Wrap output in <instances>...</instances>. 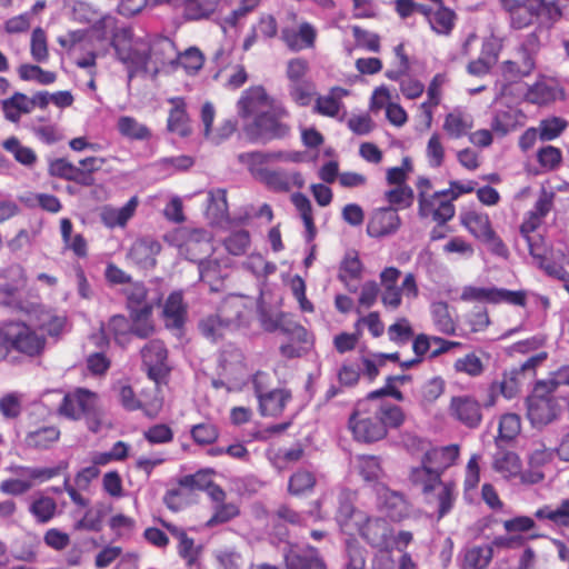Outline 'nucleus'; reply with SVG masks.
<instances>
[{
	"instance_id": "1",
	"label": "nucleus",
	"mask_w": 569,
	"mask_h": 569,
	"mask_svg": "<svg viewBox=\"0 0 569 569\" xmlns=\"http://www.w3.org/2000/svg\"><path fill=\"white\" fill-rule=\"evenodd\" d=\"M409 480L422 492L426 503L436 507L439 519L451 511L456 499L455 486L443 482L438 471L423 463L422 459L419 466L411 468Z\"/></svg>"
},
{
	"instance_id": "2",
	"label": "nucleus",
	"mask_w": 569,
	"mask_h": 569,
	"mask_svg": "<svg viewBox=\"0 0 569 569\" xmlns=\"http://www.w3.org/2000/svg\"><path fill=\"white\" fill-rule=\"evenodd\" d=\"M58 413L72 420L83 417L92 432L100 431L103 412L99 407L97 393L86 388H76L67 392L58 407Z\"/></svg>"
},
{
	"instance_id": "3",
	"label": "nucleus",
	"mask_w": 569,
	"mask_h": 569,
	"mask_svg": "<svg viewBox=\"0 0 569 569\" xmlns=\"http://www.w3.org/2000/svg\"><path fill=\"white\" fill-rule=\"evenodd\" d=\"M43 347L44 338L24 325H12L6 332L0 330V361L8 356L11 348L28 356H36Z\"/></svg>"
},
{
	"instance_id": "4",
	"label": "nucleus",
	"mask_w": 569,
	"mask_h": 569,
	"mask_svg": "<svg viewBox=\"0 0 569 569\" xmlns=\"http://www.w3.org/2000/svg\"><path fill=\"white\" fill-rule=\"evenodd\" d=\"M461 223L466 229L479 241H481L488 250L501 258H507L509 250L502 239L492 229L488 214L468 211L461 217Z\"/></svg>"
},
{
	"instance_id": "5",
	"label": "nucleus",
	"mask_w": 569,
	"mask_h": 569,
	"mask_svg": "<svg viewBox=\"0 0 569 569\" xmlns=\"http://www.w3.org/2000/svg\"><path fill=\"white\" fill-rule=\"evenodd\" d=\"M283 108L277 102L261 114H257L244 127V132L251 141L268 142L282 136Z\"/></svg>"
},
{
	"instance_id": "6",
	"label": "nucleus",
	"mask_w": 569,
	"mask_h": 569,
	"mask_svg": "<svg viewBox=\"0 0 569 569\" xmlns=\"http://www.w3.org/2000/svg\"><path fill=\"white\" fill-rule=\"evenodd\" d=\"M251 173L269 189L274 191L284 190V178L274 164L282 161L281 152H252L247 154Z\"/></svg>"
},
{
	"instance_id": "7",
	"label": "nucleus",
	"mask_w": 569,
	"mask_h": 569,
	"mask_svg": "<svg viewBox=\"0 0 569 569\" xmlns=\"http://www.w3.org/2000/svg\"><path fill=\"white\" fill-rule=\"evenodd\" d=\"M349 428L355 439L360 442H376L387 436L383 422L378 415L371 413L368 407H362V400L358 401L349 418Z\"/></svg>"
},
{
	"instance_id": "8",
	"label": "nucleus",
	"mask_w": 569,
	"mask_h": 569,
	"mask_svg": "<svg viewBox=\"0 0 569 569\" xmlns=\"http://www.w3.org/2000/svg\"><path fill=\"white\" fill-rule=\"evenodd\" d=\"M548 391L545 381H538L533 393L528 398V418L533 426H545L551 422L558 415L559 406Z\"/></svg>"
},
{
	"instance_id": "9",
	"label": "nucleus",
	"mask_w": 569,
	"mask_h": 569,
	"mask_svg": "<svg viewBox=\"0 0 569 569\" xmlns=\"http://www.w3.org/2000/svg\"><path fill=\"white\" fill-rule=\"evenodd\" d=\"M119 34L122 36L123 40H129L131 31L121 29L119 33L114 36L111 44L116 50L118 59L128 66L129 78H132L136 72L140 70L146 71L148 68V63L150 62L148 44L142 41H136L129 46L121 44L117 40Z\"/></svg>"
},
{
	"instance_id": "10",
	"label": "nucleus",
	"mask_w": 569,
	"mask_h": 569,
	"mask_svg": "<svg viewBox=\"0 0 569 569\" xmlns=\"http://www.w3.org/2000/svg\"><path fill=\"white\" fill-rule=\"evenodd\" d=\"M356 529L372 548L378 550L390 549L393 541L392 528L385 519L358 515Z\"/></svg>"
},
{
	"instance_id": "11",
	"label": "nucleus",
	"mask_w": 569,
	"mask_h": 569,
	"mask_svg": "<svg viewBox=\"0 0 569 569\" xmlns=\"http://www.w3.org/2000/svg\"><path fill=\"white\" fill-rule=\"evenodd\" d=\"M279 102L270 97L262 86H252L242 91L239 100L237 101V112L240 118L248 119L257 117L273 104Z\"/></svg>"
},
{
	"instance_id": "12",
	"label": "nucleus",
	"mask_w": 569,
	"mask_h": 569,
	"mask_svg": "<svg viewBox=\"0 0 569 569\" xmlns=\"http://www.w3.org/2000/svg\"><path fill=\"white\" fill-rule=\"evenodd\" d=\"M252 301L242 296H229L219 306V317L231 330L247 327L251 318Z\"/></svg>"
},
{
	"instance_id": "13",
	"label": "nucleus",
	"mask_w": 569,
	"mask_h": 569,
	"mask_svg": "<svg viewBox=\"0 0 569 569\" xmlns=\"http://www.w3.org/2000/svg\"><path fill=\"white\" fill-rule=\"evenodd\" d=\"M141 358L149 378L156 382L162 380L170 370L167 363L168 350L163 341L159 339L150 340L141 349Z\"/></svg>"
},
{
	"instance_id": "14",
	"label": "nucleus",
	"mask_w": 569,
	"mask_h": 569,
	"mask_svg": "<svg viewBox=\"0 0 569 569\" xmlns=\"http://www.w3.org/2000/svg\"><path fill=\"white\" fill-rule=\"evenodd\" d=\"M532 247L530 256L546 274L563 282H569V272L563 267L565 253L561 250L549 252L546 244Z\"/></svg>"
},
{
	"instance_id": "15",
	"label": "nucleus",
	"mask_w": 569,
	"mask_h": 569,
	"mask_svg": "<svg viewBox=\"0 0 569 569\" xmlns=\"http://www.w3.org/2000/svg\"><path fill=\"white\" fill-rule=\"evenodd\" d=\"M560 11L555 8L552 4H548L545 1L540 0L532 3H521L520 7L516 9L515 12L510 16V24L515 29H523L535 21H538L539 24H542L543 21L541 18L543 16H548L550 19L555 17H560Z\"/></svg>"
},
{
	"instance_id": "16",
	"label": "nucleus",
	"mask_w": 569,
	"mask_h": 569,
	"mask_svg": "<svg viewBox=\"0 0 569 569\" xmlns=\"http://www.w3.org/2000/svg\"><path fill=\"white\" fill-rule=\"evenodd\" d=\"M401 226L398 209L382 207L375 209L367 224V233L371 238H383L393 234Z\"/></svg>"
},
{
	"instance_id": "17",
	"label": "nucleus",
	"mask_w": 569,
	"mask_h": 569,
	"mask_svg": "<svg viewBox=\"0 0 569 569\" xmlns=\"http://www.w3.org/2000/svg\"><path fill=\"white\" fill-rule=\"evenodd\" d=\"M266 375L258 372L253 377L254 392L259 400L260 413L262 416L277 417L284 407V391L281 389H273L267 391L263 387Z\"/></svg>"
},
{
	"instance_id": "18",
	"label": "nucleus",
	"mask_w": 569,
	"mask_h": 569,
	"mask_svg": "<svg viewBox=\"0 0 569 569\" xmlns=\"http://www.w3.org/2000/svg\"><path fill=\"white\" fill-rule=\"evenodd\" d=\"M456 214V207L450 200H441L432 194L428 198L420 194V201H418V216L421 219L431 217L437 223V227L445 226Z\"/></svg>"
},
{
	"instance_id": "19",
	"label": "nucleus",
	"mask_w": 569,
	"mask_h": 569,
	"mask_svg": "<svg viewBox=\"0 0 569 569\" xmlns=\"http://www.w3.org/2000/svg\"><path fill=\"white\" fill-rule=\"evenodd\" d=\"M451 415L468 428H477L481 420V406L470 396L452 397L450 401Z\"/></svg>"
},
{
	"instance_id": "20",
	"label": "nucleus",
	"mask_w": 569,
	"mask_h": 569,
	"mask_svg": "<svg viewBox=\"0 0 569 569\" xmlns=\"http://www.w3.org/2000/svg\"><path fill=\"white\" fill-rule=\"evenodd\" d=\"M378 507L386 512L392 521H400L409 515V505L405 497L389 488L381 486L377 489Z\"/></svg>"
},
{
	"instance_id": "21",
	"label": "nucleus",
	"mask_w": 569,
	"mask_h": 569,
	"mask_svg": "<svg viewBox=\"0 0 569 569\" xmlns=\"http://www.w3.org/2000/svg\"><path fill=\"white\" fill-rule=\"evenodd\" d=\"M287 569H326V565L313 547L290 546L287 550Z\"/></svg>"
},
{
	"instance_id": "22",
	"label": "nucleus",
	"mask_w": 569,
	"mask_h": 569,
	"mask_svg": "<svg viewBox=\"0 0 569 569\" xmlns=\"http://www.w3.org/2000/svg\"><path fill=\"white\" fill-rule=\"evenodd\" d=\"M160 243L152 238H141L131 246L128 258L139 268L151 269L156 266V257L160 252Z\"/></svg>"
},
{
	"instance_id": "23",
	"label": "nucleus",
	"mask_w": 569,
	"mask_h": 569,
	"mask_svg": "<svg viewBox=\"0 0 569 569\" xmlns=\"http://www.w3.org/2000/svg\"><path fill=\"white\" fill-rule=\"evenodd\" d=\"M317 37L316 27L308 21H301L297 27L287 29V48L295 52L313 49Z\"/></svg>"
},
{
	"instance_id": "24",
	"label": "nucleus",
	"mask_w": 569,
	"mask_h": 569,
	"mask_svg": "<svg viewBox=\"0 0 569 569\" xmlns=\"http://www.w3.org/2000/svg\"><path fill=\"white\" fill-rule=\"evenodd\" d=\"M368 407L371 413L378 415L381 422L385 425V431L388 433V429L399 428L405 422V413L402 409L389 401H370L362 400V407Z\"/></svg>"
},
{
	"instance_id": "25",
	"label": "nucleus",
	"mask_w": 569,
	"mask_h": 569,
	"mask_svg": "<svg viewBox=\"0 0 569 569\" xmlns=\"http://www.w3.org/2000/svg\"><path fill=\"white\" fill-rule=\"evenodd\" d=\"M60 438V430L53 425H42L30 428L24 436L23 442L27 448L34 450H48Z\"/></svg>"
},
{
	"instance_id": "26",
	"label": "nucleus",
	"mask_w": 569,
	"mask_h": 569,
	"mask_svg": "<svg viewBox=\"0 0 569 569\" xmlns=\"http://www.w3.org/2000/svg\"><path fill=\"white\" fill-rule=\"evenodd\" d=\"M162 315L168 329L180 331L183 328L187 318V306L181 292L176 291L169 295Z\"/></svg>"
},
{
	"instance_id": "27",
	"label": "nucleus",
	"mask_w": 569,
	"mask_h": 569,
	"mask_svg": "<svg viewBox=\"0 0 569 569\" xmlns=\"http://www.w3.org/2000/svg\"><path fill=\"white\" fill-rule=\"evenodd\" d=\"M268 295L262 289L260 292V301L258 305L259 310V320L261 327L269 332H273L276 330H283V313L280 310L282 298L279 297L277 300V306H271L270 302L267 301Z\"/></svg>"
},
{
	"instance_id": "28",
	"label": "nucleus",
	"mask_w": 569,
	"mask_h": 569,
	"mask_svg": "<svg viewBox=\"0 0 569 569\" xmlns=\"http://www.w3.org/2000/svg\"><path fill=\"white\" fill-rule=\"evenodd\" d=\"M538 363V358L531 357L520 367L512 368L503 373L500 382H495L492 388H499L500 393L507 398H513L519 391V378L525 376L527 371L532 370Z\"/></svg>"
},
{
	"instance_id": "29",
	"label": "nucleus",
	"mask_w": 569,
	"mask_h": 569,
	"mask_svg": "<svg viewBox=\"0 0 569 569\" xmlns=\"http://www.w3.org/2000/svg\"><path fill=\"white\" fill-rule=\"evenodd\" d=\"M459 456V448L456 445L432 448L422 456L423 463L438 471L441 476L451 467Z\"/></svg>"
},
{
	"instance_id": "30",
	"label": "nucleus",
	"mask_w": 569,
	"mask_h": 569,
	"mask_svg": "<svg viewBox=\"0 0 569 569\" xmlns=\"http://www.w3.org/2000/svg\"><path fill=\"white\" fill-rule=\"evenodd\" d=\"M139 200L137 197H132L121 208L103 207L100 213L102 223L108 228L124 227L127 222L133 217Z\"/></svg>"
},
{
	"instance_id": "31",
	"label": "nucleus",
	"mask_w": 569,
	"mask_h": 569,
	"mask_svg": "<svg viewBox=\"0 0 569 569\" xmlns=\"http://www.w3.org/2000/svg\"><path fill=\"white\" fill-rule=\"evenodd\" d=\"M492 468L505 479H511L521 473L522 465L517 453L499 446L493 455Z\"/></svg>"
},
{
	"instance_id": "32",
	"label": "nucleus",
	"mask_w": 569,
	"mask_h": 569,
	"mask_svg": "<svg viewBox=\"0 0 569 569\" xmlns=\"http://www.w3.org/2000/svg\"><path fill=\"white\" fill-rule=\"evenodd\" d=\"M148 44L150 61L164 66L176 62L178 50L174 42L168 37H156Z\"/></svg>"
},
{
	"instance_id": "33",
	"label": "nucleus",
	"mask_w": 569,
	"mask_h": 569,
	"mask_svg": "<svg viewBox=\"0 0 569 569\" xmlns=\"http://www.w3.org/2000/svg\"><path fill=\"white\" fill-rule=\"evenodd\" d=\"M540 49L541 42L537 30L527 34L522 39L517 51V61L523 67L525 72L532 73L536 68V60Z\"/></svg>"
},
{
	"instance_id": "34",
	"label": "nucleus",
	"mask_w": 569,
	"mask_h": 569,
	"mask_svg": "<svg viewBox=\"0 0 569 569\" xmlns=\"http://www.w3.org/2000/svg\"><path fill=\"white\" fill-rule=\"evenodd\" d=\"M558 93V86L541 77L526 92V100L533 104H548L556 100Z\"/></svg>"
},
{
	"instance_id": "35",
	"label": "nucleus",
	"mask_w": 569,
	"mask_h": 569,
	"mask_svg": "<svg viewBox=\"0 0 569 569\" xmlns=\"http://www.w3.org/2000/svg\"><path fill=\"white\" fill-rule=\"evenodd\" d=\"M361 274L362 262L358 252L356 250L347 251L339 267L338 279L347 286L350 292H356L357 287H350L349 280L360 279Z\"/></svg>"
},
{
	"instance_id": "36",
	"label": "nucleus",
	"mask_w": 569,
	"mask_h": 569,
	"mask_svg": "<svg viewBox=\"0 0 569 569\" xmlns=\"http://www.w3.org/2000/svg\"><path fill=\"white\" fill-rule=\"evenodd\" d=\"M171 102L174 107L169 112L167 128L170 132H176L180 137H188L191 129L186 104L180 98L172 99Z\"/></svg>"
},
{
	"instance_id": "37",
	"label": "nucleus",
	"mask_w": 569,
	"mask_h": 569,
	"mask_svg": "<svg viewBox=\"0 0 569 569\" xmlns=\"http://www.w3.org/2000/svg\"><path fill=\"white\" fill-rule=\"evenodd\" d=\"M291 202L296 207L297 211L299 212L300 218L303 221L305 224V238L306 241L309 243L313 241L317 229L313 222V214H312V206L310 200L300 192H296L291 194Z\"/></svg>"
},
{
	"instance_id": "38",
	"label": "nucleus",
	"mask_w": 569,
	"mask_h": 569,
	"mask_svg": "<svg viewBox=\"0 0 569 569\" xmlns=\"http://www.w3.org/2000/svg\"><path fill=\"white\" fill-rule=\"evenodd\" d=\"M456 12L443 6V2L437 4L433 14L428 22L431 30L437 34L449 36L456 26Z\"/></svg>"
},
{
	"instance_id": "39",
	"label": "nucleus",
	"mask_w": 569,
	"mask_h": 569,
	"mask_svg": "<svg viewBox=\"0 0 569 569\" xmlns=\"http://www.w3.org/2000/svg\"><path fill=\"white\" fill-rule=\"evenodd\" d=\"M348 93L347 89L333 87L329 94L317 98L315 106L316 111L322 116L336 117L342 107L341 99Z\"/></svg>"
},
{
	"instance_id": "40",
	"label": "nucleus",
	"mask_w": 569,
	"mask_h": 569,
	"mask_svg": "<svg viewBox=\"0 0 569 569\" xmlns=\"http://www.w3.org/2000/svg\"><path fill=\"white\" fill-rule=\"evenodd\" d=\"M310 347L309 333L303 327L287 325V357H299Z\"/></svg>"
},
{
	"instance_id": "41",
	"label": "nucleus",
	"mask_w": 569,
	"mask_h": 569,
	"mask_svg": "<svg viewBox=\"0 0 569 569\" xmlns=\"http://www.w3.org/2000/svg\"><path fill=\"white\" fill-rule=\"evenodd\" d=\"M153 307L139 308L138 311L130 312L131 317V335L147 339L154 333V325L152 321Z\"/></svg>"
},
{
	"instance_id": "42",
	"label": "nucleus",
	"mask_w": 569,
	"mask_h": 569,
	"mask_svg": "<svg viewBox=\"0 0 569 569\" xmlns=\"http://www.w3.org/2000/svg\"><path fill=\"white\" fill-rule=\"evenodd\" d=\"M492 557V546H475L466 550L463 555L462 569H486Z\"/></svg>"
},
{
	"instance_id": "43",
	"label": "nucleus",
	"mask_w": 569,
	"mask_h": 569,
	"mask_svg": "<svg viewBox=\"0 0 569 569\" xmlns=\"http://www.w3.org/2000/svg\"><path fill=\"white\" fill-rule=\"evenodd\" d=\"M445 387L446 382L441 377H433L415 392V398L422 408H428L443 393Z\"/></svg>"
},
{
	"instance_id": "44",
	"label": "nucleus",
	"mask_w": 569,
	"mask_h": 569,
	"mask_svg": "<svg viewBox=\"0 0 569 569\" xmlns=\"http://www.w3.org/2000/svg\"><path fill=\"white\" fill-rule=\"evenodd\" d=\"M198 328L203 337L208 340L217 341L222 338L226 332L232 331L229 326L219 317L218 312L209 315L199 321Z\"/></svg>"
},
{
	"instance_id": "45",
	"label": "nucleus",
	"mask_w": 569,
	"mask_h": 569,
	"mask_svg": "<svg viewBox=\"0 0 569 569\" xmlns=\"http://www.w3.org/2000/svg\"><path fill=\"white\" fill-rule=\"evenodd\" d=\"M1 104L6 119L11 122L19 121L21 113L31 111L29 98L21 92H16L9 99L3 100Z\"/></svg>"
},
{
	"instance_id": "46",
	"label": "nucleus",
	"mask_w": 569,
	"mask_h": 569,
	"mask_svg": "<svg viewBox=\"0 0 569 569\" xmlns=\"http://www.w3.org/2000/svg\"><path fill=\"white\" fill-rule=\"evenodd\" d=\"M207 214L217 223L228 217L227 192L224 189L209 191Z\"/></svg>"
},
{
	"instance_id": "47",
	"label": "nucleus",
	"mask_w": 569,
	"mask_h": 569,
	"mask_svg": "<svg viewBox=\"0 0 569 569\" xmlns=\"http://www.w3.org/2000/svg\"><path fill=\"white\" fill-rule=\"evenodd\" d=\"M536 518L547 519L560 527H569V499L561 500L556 508L546 505L535 512Z\"/></svg>"
},
{
	"instance_id": "48",
	"label": "nucleus",
	"mask_w": 569,
	"mask_h": 569,
	"mask_svg": "<svg viewBox=\"0 0 569 569\" xmlns=\"http://www.w3.org/2000/svg\"><path fill=\"white\" fill-rule=\"evenodd\" d=\"M117 128L123 137L132 140H148L151 138L150 129L138 122L133 117H120L117 122Z\"/></svg>"
},
{
	"instance_id": "49",
	"label": "nucleus",
	"mask_w": 569,
	"mask_h": 569,
	"mask_svg": "<svg viewBox=\"0 0 569 569\" xmlns=\"http://www.w3.org/2000/svg\"><path fill=\"white\" fill-rule=\"evenodd\" d=\"M541 223V219L528 212L527 217L525 218L520 226V236L521 239L525 241V244L528 248L529 253L533 248L532 246L541 247L546 244L543 238L540 234L536 233V230L540 227Z\"/></svg>"
},
{
	"instance_id": "50",
	"label": "nucleus",
	"mask_w": 569,
	"mask_h": 569,
	"mask_svg": "<svg viewBox=\"0 0 569 569\" xmlns=\"http://www.w3.org/2000/svg\"><path fill=\"white\" fill-rule=\"evenodd\" d=\"M106 515L107 509L103 505H97L89 508L84 512L83 517L74 523V529L99 532L102 529V522Z\"/></svg>"
},
{
	"instance_id": "51",
	"label": "nucleus",
	"mask_w": 569,
	"mask_h": 569,
	"mask_svg": "<svg viewBox=\"0 0 569 569\" xmlns=\"http://www.w3.org/2000/svg\"><path fill=\"white\" fill-rule=\"evenodd\" d=\"M72 19L80 23H91L98 20V26L102 24L104 27L111 21L110 18L100 17L98 11L89 3L83 1L74 2L72 7Z\"/></svg>"
},
{
	"instance_id": "52",
	"label": "nucleus",
	"mask_w": 569,
	"mask_h": 569,
	"mask_svg": "<svg viewBox=\"0 0 569 569\" xmlns=\"http://www.w3.org/2000/svg\"><path fill=\"white\" fill-rule=\"evenodd\" d=\"M431 316L437 329L445 335H453L456 326L450 317L448 303L438 301L431 306Z\"/></svg>"
},
{
	"instance_id": "53",
	"label": "nucleus",
	"mask_w": 569,
	"mask_h": 569,
	"mask_svg": "<svg viewBox=\"0 0 569 569\" xmlns=\"http://www.w3.org/2000/svg\"><path fill=\"white\" fill-rule=\"evenodd\" d=\"M472 127L469 116L455 111L447 114L443 123L445 131L452 138H461Z\"/></svg>"
},
{
	"instance_id": "54",
	"label": "nucleus",
	"mask_w": 569,
	"mask_h": 569,
	"mask_svg": "<svg viewBox=\"0 0 569 569\" xmlns=\"http://www.w3.org/2000/svg\"><path fill=\"white\" fill-rule=\"evenodd\" d=\"M2 147L11 152L14 159L27 167H31L37 161V154L31 148L24 147L16 137H10L2 142Z\"/></svg>"
},
{
	"instance_id": "55",
	"label": "nucleus",
	"mask_w": 569,
	"mask_h": 569,
	"mask_svg": "<svg viewBox=\"0 0 569 569\" xmlns=\"http://www.w3.org/2000/svg\"><path fill=\"white\" fill-rule=\"evenodd\" d=\"M521 430L520 418L516 413H506L500 418L499 421V435L496 438L497 447L500 446L501 441L513 440Z\"/></svg>"
},
{
	"instance_id": "56",
	"label": "nucleus",
	"mask_w": 569,
	"mask_h": 569,
	"mask_svg": "<svg viewBox=\"0 0 569 569\" xmlns=\"http://www.w3.org/2000/svg\"><path fill=\"white\" fill-rule=\"evenodd\" d=\"M363 515L360 511H356L352 502L346 495L339 496V506L336 513V520L339 523L340 528L343 531H348L351 527V522H353L357 528V516Z\"/></svg>"
},
{
	"instance_id": "57",
	"label": "nucleus",
	"mask_w": 569,
	"mask_h": 569,
	"mask_svg": "<svg viewBox=\"0 0 569 569\" xmlns=\"http://www.w3.org/2000/svg\"><path fill=\"white\" fill-rule=\"evenodd\" d=\"M315 485V473L308 469H300L290 476L288 489L292 495H303L310 492Z\"/></svg>"
},
{
	"instance_id": "58",
	"label": "nucleus",
	"mask_w": 569,
	"mask_h": 569,
	"mask_svg": "<svg viewBox=\"0 0 569 569\" xmlns=\"http://www.w3.org/2000/svg\"><path fill=\"white\" fill-rule=\"evenodd\" d=\"M223 246L230 254L243 256L251 246L250 234L247 230L233 231L223 240Z\"/></svg>"
},
{
	"instance_id": "59",
	"label": "nucleus",
	"mask_w": 569,
	"mask_h": 569,
	"mask_svg": "<svg viewBox=\"0 0 569 569\" xmlns=\"http://www.w3.org/2000/svg\"><path fill=\"white\" fill-rule=\"evenodd\" d=\"M126 289L127 305L130 312L138 311L139 308L153 307L151 302L147 301V288L141 282H131Z\"/></svg>"
},
{
	"instance_id": "60",
	"label": "nucleus",
	"mask_w": 569,
	"mask_h": 569,
	"mask_svg": "<svg viewBox=\"0 0 569 569\" xmlns=\"http://www.w3.org/2000/svg\"><path fill=\"white\" fill-rule=\"evenodd\" d=\"M19 77L24 81H37L40 84H51L56 81V73L41 69L36 64H21L18 69Z\"/></svg>"
},
{
	"instance_id": "61",
	"label": "nucleus",
	"mask_w": 569,
	"mask_h": 569,
	"mask_svg": "<svg viewBox=\"0 0 569 569\" xmlns=\"http://www.w3.org/2000/svg\"><path fill=\"white\" fill-rule=\"evenodd\" d=\"M189 74L197 73L204 63V57L197 47H190L183 52H178L177 60Z\"/></svg>"
},
{
	"instance_id": "62",
	"label": "nucleus",
	"mask_w": 569,
	"mask_h": 569,
	"mask_svg": "<svg viewBox=\"0 0 569 569\" xmlns=\"http://www.w3.org/2000/svg\"><path fill=\"white\" fill-rule=\"evenodd\" d=\"M385 198L389 202V207L409 208L413 203L415 193L411 187L401 186L385 192Z\"/></svg>"
},
{
	"instance_id": "63",
	"label": "nucleus",
	"mask_w": 569,
	"mask_h": 569,
	"mask_svg": "<svg viewBox=\"0 0 569 569\" xmlns=\"http://www.w3.org/2000/svg\"><path fill=\"white\" fill-rule=\"evenodd\" d=\"M107 331L113 336L119 345H124L129 341L131 335L130 321L124 316L116 315L110 318Z\"/></svg>"
},
{
	"instance_id": "64",
	"label": "nucleus",
	"mask_w": 569,
	"mask_h": 569,
	"mask_svg": "<svg viewBox=\"0 0 569 569\" xmlns=\"http://www.w3.org/2000/svg\"><path fill=\"white\" fill-rule=\"evenodd\" d=\"M29 510L39 522H48L56 513L57 503L52 498L41 496L33 500Z\"/></svg>"
}]
</instances>
